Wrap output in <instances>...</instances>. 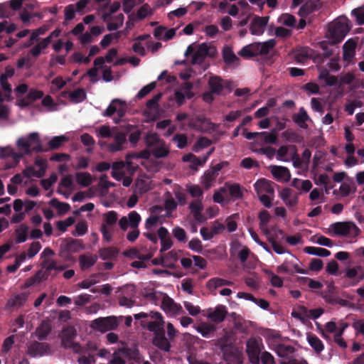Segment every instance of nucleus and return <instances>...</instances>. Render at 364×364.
<instances>
[{"label": "nucleus", "instance_id": "obj_1", "mask_svg": "<svg viewBox=\"0 0 364 364\" xmlns=\"http://www.w3.org/2000/svg\"><path fill=\"white\" fill-rule=\"evenodd\" d=\"M191 55H192V64H201L206 57L212 58L216 57L218 50L215 46L210 44L205 43L201 44L193 43L188 46L184 53L186 57Z\"/></svg>", "mask_w": 364, "mask_h": 364}, {"label": "nucleus", "instance_id": "obj_2", "mask_svg": "<svg viewBox=\"0 0 364 364\" xmlns=\"http://www.w3.org/2000/svg\"><path fill=\"white\" fill-rule=\"evenodd\" d=\"M16 146L21 154H28L31 151H43V147L38 132L29 134L27 136H21L16 141Z\"/></svg>", "mask_w": 364, "mask_h": 364}, {"label": "nucleus", "instance_id": "obj_3", "mask_svg": "<svg viewBox=\"0 0 364 364\" xmlns=\"http://www.w3.org/2000/svg\"><path fill=\"white\" fill-rule=\"evenodd\" d=\"M272 182L265 178H260L255 183V188L261 203L267 208L272 206L274 189Z\"/></svg>", "mask_w": 364, "mask_h": 364}, {"label": "nucleus", "instance_id": "obj_4", "mask_svg": "<svg viewBox=\"0 0 364 364\" xmlns=\"http://www.w3.org/2000/svg\"><path fill=\"white\" fill-rule=\"evenodd\" d=\"M146 146L156 158H164L169 154V147L156 134L149 132L144 136Z\"/></svg>", "mask_w": 364, "mask_h": 364}, {"label": "nucleus", "instance_id": "obj_5", "mask_svg": "<svg viewBox=\"0 0 364 364\" xmlns=\"http://www.w3.org/2000/svg\"><path fill=\"white\" fill-rule=\"evenodd\" d=\"M350 26L346 18H341L333 22L328 29L329 43L336 44L341 42L350 31Z\"/></svg>", "mask_w": 364, "mask_h": 364}, {"label": "nucleus", "instance_id": "obj_6", "mask_svg": "<svg viewBox=\"0 0 364 364\" xmlns=\"http://www.w3.org/2000/svg\"><path fill=\"white\" fill-rule=\"evenodd\" d=\"M329 232L334 235L354 237L358 235L360 230L352 222H339L332 224Z\"/></svg>", "mask_w": 364, "mask_h": 364}, {"label": "nucleus", "instance_id": "obj_7", "mask_svg": "<svg viewBox=\"0 0 364 364\" xmlns=\"http://www.w3.org/2000/svg\"><path fill=\"white\" fill-rule=\"evenodd\" d=\"M103 221L100 226V231L103 240L110 242L114 234V227L117 221L118 215L114 211H109L103 215Z\"/></svg>", "mask_w": 364, "mask_h": 364}, {"label": "nucleus", "instance_id": "obj_8", "mask_svg": "<svg viewBox=\"0 0 364 364\" xmlns=\"http://www.w3.org/2000/svg\"><path fill=\"white\" fill-rule=\"evenodd\" d=\"M277 272L292 274L294 273L305 274L306 271L301 267L299 260L290 252H287L284 262L277 267Z\"/></svg>", "mask_w": 364, "mask_h": 364}, {"label": "nucleus", "instance_id": "obj_9", "mask_svg": "<svg viewBox=\"0 0 364 364\" xmlns=\"http://www.w3.org/2000/svg\"><path fill=\"white\" fill-rule=\"evenodd\" d=\"M277 159L283 162L292 161L294 167L301 166V161L295 146H282L277 151Z\"/></svg>", "mask_w": 364, "mask_h": 364}, {"label": "nucleus", "instance_id": "obj_10", "mask_svg": "<svg viewBox=\"0 0 364 364\" xmlns=\"http://www.w3.org/2000/svg\"><path fill=\"white\" fill-rule=\"evenodd\" d=\"M111 175L117 181H122L124 187H129L132 183L131 176H126V171L130 170L131 167H127L126 161H115L111 166Z\"/></svg>", "mask_w": 364, "mask_h": 364}, {"label": "nucleus", "instance_id": "obj_11", "mask_svg": "<svg viewBox=\"0 0 364 364\" xmlns=\"http://www.w3.org/2000/svg\"><path fill=\"white\" fill-rule=\"evenodd\" d=\"M119 326L117 318L114 316L101 317L92 321L90 326L93 330L105 333L108 331L114 330Z\"/></svg>", "mask_w": 364, "mask_h": 364}, {"label": "nucleus", "instance_id": "obj_12", "mask_svg": "<svg viewBox=\"0 0 364 364\" xmlns=\"http://www.w3.org/2000/svg\"><path fill=\"white\" fill-rule=\"evenodd\" d=\"M149 318L151 320L146 324L141 323V326L154 334L162 332L165 323L162 314L159 311H150Z\"/></svg>", "mask_w": 364, "mask_h": 364}, {"label": "nucleus", "instance_id": "obj_13", "mask_svg": "<svg viewBox=\"0 0 364 364\" xmlns=\"http://www.w3.org/2000/svg\"><path fill=\"white\" fill-rule=\"evenodd\" d=\"M262 343L261 340L251 338L247 341V353L250 361L252 364H259V354L262 349Z\"/></svg>", "mask_w": 364, "mask_h": 364}, {"label": "nucleus", "instance_id": "obj_14", "mask_svg": "<svg viewBox=\"0 0 364 364\" xmlns=\"http://www.w3.org/2000/svg\"><path fill=\"white\" fill-rule=\"evenodd\" d=\"M161 309L168 316L175 317L183 313L181 305L174 301L167 294L160 304Z\"/></svg>", "mask_w": 364, "mask_h": 364}, {"label": "nucleus", "instance_id": "obj_15", "mask_svg": "<svg viewBox=\"0 0 364 364\" xmlns=\"http://www.w3.org/2000/svg\"><path fill=\"white\" fill-rule=\"evenodd\" d=\"M127 111V102L120 99H114L111 101L107 108L105 110L102 115L104 117H111L117 114L119 118L123 117Z\"/></svg>", "mask_w": 364, "mask_h": 364}, {"label": "nucleus", "instance_id": "obj_16", "mask_svg": "<svg viewBox=\"0 0 364 364\" xmlns=\"http://www.w3.org/2000/svg\"><path fill=\"white\" fill-rule=\"evenodd\" d=\"M278 196L284 204L289 209H294L299 203V193L290 188H283L278 191Z\"/></svg>", "mask_w": 364, "mask_h": 364}, {"label": "nucleus", "instance_id": "obj_17", "mask_svg": "<svg viewBox=\"0 0 364 364\" xmlns=\"http://www.w3.org/2000/svg\"><path fill=\"white\" fill-rule=\"evenodd\" d=\"M47 162L42 159H36L34 166H28L23 170V173L28 178L43 176L46 171Z\"/></svg>", "mask_w": 364, "mask_h": 364}, {"label": "nucleus", "instance_id": "obj_18", "mask_svg": "<svg viewBox=\"0 0 364 364\" xmlns=\"http://www.w3.org/2000/svg\"><path fill=\"white\" fill-rule=\"evenodd\" d=\"M60 33L61 30L59 28H56L48 36L43 38L31 50V54L35 57L38 56L42 53V51L48 47V46L54 38H57L60 36Z\"/></svg>", "mask_w": 364, "mask_h": 364}, {"label": "nucleus", "instance_id": "obj_19", "mask_svg": "<svg viewBox=\"0 0 364 364\" xmlns=\"http://www.w3.org/2000/svg\"><path fill=\"white\" fill-rule=\"evenodd\" d=\"M154 187L152 180L146 175H140L137 177L134 183V193L144 194L152 190Z\"/></svg>", "mask_w": 364, "mask_h": 364}, {"label": "nucleus", "instance_id": "obj_20", "mask_svg": "<svg viewBox=\"0 0 364 364\" xmlns=\"http://www.w3.org/2000/svg\"><path fill=\"white\" fill-rule=\"evenodd\" d=\"M75 189V184L71 175L63 176L58 184V192L68 198Z\"/></svg>", "mask_w": 364, "mask_h": 364}, {"label": "nucleus", "instance_id": "obj_21", "mask_svg": "<svg viewBox=\"0 0 364 364\" xmlns=\"http://www.w3.org/2000/svg\"><path fill=\"white\" fill-rule=\"evenodd\" d=\"M141 221V217L139 213L132 211L129 213L128 216H124L120 218L119 225L123 230H126L129 226L132 228H137Z\"/></svg>", "mask_w": 364, "mask_h": 364}, {"label": "nucleus", "instance_id": "obj_22", "mask_svg": "<svg viewBox=\"0 0 364 364\" xmlns=\"http://www.w3.org/2000/svg\"><path fill=\"white\" fill-rule=\"evenodd\" d=\"M192 88L193 84L191 82H186L179 90L175 91V100L179 106L183 105L186 99H191L193 96L191 91Z\"/></svg>", "mask_w": 364, "mask_h": 364}, {"label": "nucleus", "instance_id": "obj_23", "mask_svg": "<svg viewBox=\"0 0 364 364\" xmlns=\"http://www.w3.org/2000/svg\"><path fill=\"white\" fill-rule=\"evenodd\" d=\"M269 168L274 178L278 181L287 183L291 179V173L285 166L272 165Z\"/></svg>", "mask_w": 364, "mask_h": 364}, {"label": "nucleus", "instance_id": "obj_24", "mask_svg": "<svg viewBox=\"0 0 364 364\" xmlns=\"http://www.w3.org/2000/svg\"><path fill=\"white\" fill-rule=\"evenodd\" d=\"M27 301V295L26 294H18L11 296L5 306L7 311H13L21 307Z\"/></svg>", "mask_w": 364, "mask_h": 364}, {"label": "nucleus", "instance_id": "obj_25", "mask_svg": "<svg viewBox=\"0 0 364 364\" xmlns=\"http://www.w3.org/2000/svg\"><path fill=\"white\" fill-rule=\"evenodd\" d=\"M43 96V92L42 91L31 89L28 90V94L23 97V99H19L17 100L16 104L21 107H24L28 106L36 100L42 98Z\"/></svg>", "mask_w": 364, "mask_h": 364}, {"label": "nucleus", "instance_id": "obj_26", "mask_svg": "<svg viewBox=\"0 0 364 364\" xmlns=\"http://www.w3.org/2000/svg\"><path fill=\"white\" fill-rule=\"evenodd\" d=\"M113 137L114 142L108 144V151L112 153L122 151L127 141L125 134L122 132H117L114 134Z\"/></svg>", "mask_w": 364, "mask_h": 364}, {"label": "nucleus", "instance_id": "obj_27", "mask_svg": "<svg viewBox=\"0 0 364 364\" xmlns=\"http://www.w3.org/2000/svg\"><path fill=\"white\" fill-rule=\"evenodd\" d=\"M277 134L274 131L270 132H259L257 139L253 141V144L259 145L261 148L266 144H274L277 141Z\"/></svg>", "mask_w": 364, "mask_h": 364}, {"label": "nucleus", "instance_id": "obj_28", "mask_svg": "<svg viewBox=\"0 0 364 364\" xmlns=\"http://www.w3.org/2000/svg\"><path fill=\"white\" fill-rule=\"evenodd\" d=\"M61 339L63 345L66 348H73V350L80 353L79 346L72 343L71 340L74 337V330L73 328L65 329L61 333Z\"/></svg>", "mask_w": 364, "mask_h": 364}, {"label": "nucleus", "instance_id": "obj_29", "mask_svg": "<svg viewBox=\"0 0 364 364\" xmlns=\"http://www.w3.org/2000/svg\"><path fill=\"white\" fill-rule=\"evenodd\" d=\"M223 58L225 64L229 66H237L240 64V59L234 53L230 46H225L222 51Z\"/></svg>", "mask_w": 364, "mask_h": 364}, {"label": "nucleus", "instance_id": "obj_30", "mask_svg": "<svg viewBox=\"0 0 364 364\" xmlns=\"http://www.w3.org/2000/svg\"><path fill=\"white\" fill-rule=\"evenodd\" d=\"M176 35L175 28L167 29L164 26H158L154 29V36L159 40L168 41Z\"/></svg>", "mask_w": 364, "mask_h": 364}, {"label": "nucleus", "instance_id": "obj_31", "mask_svg": "<svg viewBox=\"0 0 364 364\" xmlns=\"http://www.w3.org/2000/svg\"><path fill=\"white\" fill-rule=\"evenodd\" d=\"M166 294V293L160 291H146L143 293V296L155 306H160Z\"/></svg>", "mask_w": 364, "mask_h": 364}, {"label": "nucleus", "instance_id": "obj_32", "mask_svg": "<svg viewBox=\"0 0 364 364\" xmlns=\"http://www.w3.org/2000/svg\"><path fill=\"white\" fill-rule=\"evenodd\" d=\"M97 261V256L91 253H85L79 257V264L82 270L90 269Z\"/></svg>", "mask_w": 364, "mask_h": 364}, {"label": "nucleus", "instance_id": "obj_33", "mask_svg": "<svg viewBox=\"0 0 364 364\" xmlns=\"http://www.w3.org/2000/svg\"><path fill=\"white\" fill-rule=\"evenodd\" d=\"M357 43L355 40L349 39L343 45V60L350 62L355 56Z\"/></svg>", "mask_w": 364, "mask_h": 364}, {"label": "nucleus", "instance_id": "obj_34", "mask_svg": "<svg viewBox=\"0 0 364 364\" xmlns=\"http://www.w3.org/2000/svg\"><path fill=\"white\" fill-rule=\"evenodd\" d=\"M189 209L196 220L202 222L205 220L202 215L203 205L201 200H196L189 204Z\"/></svg>", "mask_w": 364, "mask_h": 364}, {"label": "nucleus", "instance_id": "obj_35", "mask_svg": "<svg viewBox=\"0 0 364 364\" xmlns=\"http://www.w3.org/2000/svg\"><path fill=\"white\" fill-rule=\"evenodd\" d=\"M153 343L157 348L166 352L169 351L171 348L170 342L168 339L165 336L163 331L154 334V336L153 338Z\"/></svg>", "mask_w": 364, "mask_h": 364}, {"label": "nucleus", "instance_id": "obj_36", "mask_svg": "<svg viewBox=\"0 0 364 364\" xmlns=\"http://www.w3.org/2000/svg\"><path fill=\"white\" fill-rule=\"evenodd\" d=\"M267 24V19L265 17H257L254 19L250 26L251 33L252 35L262 34Z\"/></svg>", "mask_w": 364, "mask_h": 364}, {"label": "nucleus", "instance_id": "obj_37", "mask_svg": "<svg viewBox=\"0 0 364 364\" xmlns=\"http://www.w3.org/2000/svg\"><path fill=\"white\" fill-rule=\"evenodd\" d=\"M75 179L77 184L82 188L88 187L94 181V178L88 172H77L75 174Z\"/></svg>", "mask_w": 364, "mask_h": 364}, {"label": "nucleus", "instance_id": "obj_38", "mask_svg": "<svg viewBox=\"0 0 364 364\" xmlns=\"http://www.w3.org/2000/svg\"><path fill=\"white\" fill-rule=\"evenodd\" d=\"M226 308L224 306H218L213 311L210 312L208 318L215 323L222 322L227 315Z\"/></svg>", "mask_w": 364, "mask_h": 364}, {"label": "nucleus", "instance_id": "obj_39", "mask_svg": "<svg viewBox=\"0 0 364 364\" xmlns=\"http://www.w3.org/2000/svg\"><path fill=\"white\" fill-rule=\"evenodd\" d=\"M345 272L346 277L348 279H356V284L364 279V270L360 266L346 268Z\"/></svg>", "mask_w": 364, "mask_h": 364}, {"label": "nucleus", "instance_id": "obj_40", "mask_svg": "<svg viewBox=\"0 0 364 364\" xmlns=\"http://www.w3.org/2000/svg\"><path fill=\"white\" fill-rule=\"evenodd\" d=\"M14 75V69L11 66H7L5 71L0 76V82L2 88L10 94L11 92V86L7 82L8 78L11 77Z\"/></svg>", "mask_w": 364, "mask_h": 364}, {"label": "nucleus", "instance_id": "obj_41", "mask_svg": "<svg viewBox=\"0 0 364 364\" xmlns=\"http://www.w3.org/2000/svg\"><path fill=\"white\" fill-rule=\"evenodd\" d=\"M357 188L352 179L343 182L339 187V194L342 197H346L356 192Z\"/></svg>", "mask_w": 364, "mask_h": 364}, {"label": "nucleus", "instance_id": "obj_42", "mask_svg": "<svg viewBox=\"0 0 364 364\" xmlns=\"http://www.w3.org/2000/svg\"><path fill=\"white\" fill-rule=\"evenodd\" d=\"M208 86L212 92L216 95H219L225 87L222 79L217 76H212L209 78Z\"/></svg>", "mask_w": 364, "mask_h": 364}, {"label": "nucleus", "instance_id": "obj_43", "mask_svg": "<svg viewBox=\"0 0 364 364\" xmlns=\"http://www.w3.org/2000/svg\"><path fill=\"white\" fill-rule=\"evenodd\" d=\"M28 226L24 223L18 225L15 230L14 234L16 237V242L17 243L24 242L28 238Z\"/></svg>", "mask_w": 364, "mask_h": 364}, {"label": "nucleus", "instance_id": "obj_44", "mask_svg": "<svg viewBox=\"0 0 364 364\" xmlns=\"http://www.w3.org/2000/svg\"><path fill=\"white\" fill-rule=\"evenodd\" d=\"M318 79L323 81L328 86H335L338 82V79L336 76L330 75L329 72L326 69H321L318 75Z\"/></svg>", "mask_w": 364, "mask_h": 364}, {"label": "nucleus", "instance_id": "obj_45", "mask_svg": "<svg viewBox=\"0 0 364 364\" xmlns=\"http://www.w3.org/2000/svg\"><path fill=\"white\" fill-rule=\"evenodd\" d=\"M98 253L103 260H113L117 257L119 250L116 247H108L100 249Z\"/></svg>", "mask_w": 364, "mask_h": 364}, {"label": "nucleus", "instance_id": "obj_46", "mask_svg": "<svg viewBox=\"0 0 364 364\" xmlns=\"http://www.w3.org/2000/svg\"><path fill=\"white\" fill-rule=\"evenodd\" d=\"M232 282L229 280H226L222 278L215 277L209 279L207 282L206 287L207 288L211 291H213L216 289L221 287L225 285H230L232 284Z\"/></svg>", "mask_w": 364, "mask_h": 364}, {"label": "nucleus", "instance_id": "obj_47", "mask_svg": "<svg viewBox=\"0 0 364 364\" xmlns=\"http://www.w3.org/2000/svg\"><path fill=\"white\" fill-rule=\"evenodd\" d=\"M69 141V137L66 135H60L51 137L48 141V146L50 149H58L62 145Z\"/></svg>", "mask_w": 364, "mask_h": 364}, {"label": "nucleus", "instance_id": "obj_48", "mask_svg": "<svg viewBox=\"0 0 364 364\" xmlns=\"http://www.w3.org/2000/svg\"><path fill=\"white\" fill-rule=\"evenodd\" d=\"M154 13V9H152L149 5L145 4L139 7L136 12L134 14L136 19L141 21L147 17L151 16Z\"/></svg>", "mask_w": 364, "mask_h": 364}, {"label": "nucleus", "instance_id": "obj_49", "mask_svg": "<svg viewBox=\"0 0 364 364\" xmlns=\"http://www.w3.org/2000/svg\"><path fill=\"white\" fill-rule=\"evenodd\" d=\"M308 343L314 350L316 353H320L324 349V345L322 341L316 336L308 333L306 337Z\"/></svg>", "mask_w": 364, "mask_h": 364}, {"label": "nucleus", "instance_id": "obj_50", "mask_svg": "<svg viewBox=\"0 0 364 364\" xmlns=\"http://www.w3.org/2000/svg\"><path fill=\"white\" fill-rule=\"evenodd\" d=\"M217 176L215 174H214V172H211L210 171H208L205 172L203 176L201 177L200 183L203 188L205 190L210 189L212 186H213L214 183L217 178Z\"/></svg>", "mask_w": 364, "mask_h": 364}, {"label": "nucleus", "instance_id": "obj_51", "mask_svg": "<svg viewBox=\"0 0 364 364\" xmlns=\"http://www.w3.org/2000/svg\"><path fill=\"white\" fill-rule=\"evenodd\" d=\"M180 253V250H173L167 254L164 255L165 267H173L179 258Z\"/></svg>", "mask_w": 364, "mask_h": 364}, {"label": "nucleus", "instance_id": "obj_52", "mask_svg": "<svg viewBox=\"0 0 364 364\" xmlns=\"http://www.w3.org/2000/svg\"><path fill=\"white\" fill-rule=\"evenodd\" d=\"M22 154L16 152L11 146L0 147V157H11L16 164Z\"/></svg>", "mask_w": 364, "mask_h": 364}, {"label": "nucleus", "instance_id": "obj_53", "mask_svg": "<svg viewBox=\"0 0 364 364\" xmlns=\"http://www.w3.org/2000/svg\"><path fill=\"white\" fill-rule=\"evenodd\" d=\"M255 43L257 49V54L259 55L268 53L269 50L274 46L275 41L274 40H269L263 43Z\"/></svg>", "mask_w": 364, "mask_h": 364}, {"label": "nucleus", "instance_id": "obj_54", "mask_svg": "<svg viewBox=\"0 0 364 364\" xmlns=\"http://www.w3.org/2000/svg\"><path fill=\"white\" fill-rule=\"evenodd\" d=\"M49 204L58 210L59 215H64L70 209V206L68 203L60 202L55 198L52 199L49 202Z\"/></svg>", "mask_w": 364, "mask_h": 364}, {"label": "nucleus", "instance_id": "obj_55", "mask_svg": "<svg viewBox=\"0 0 364 364\" xmlns=\"http://www.w3.org/2000/svg\"><path fill=\"white\" fill-rule=\"evenodd\" d=\"M277 355L284 360L294 353V348L290 346L278 345L275 348Z\"/></svg>", "mask_w": 364, "mask_h": 364}, {"label": "nucleus", "instance_id": "obj_56", "mask_svg": "<svg viewBox=\"0 0 364 364\" xmlns=\"http://www.w3.org/2000/svg\"><path fill=\"white\" fill-rule=\"evenodd\" d=\"M120 8V4L119 2H113L112 4L107 5L105 7L104 14L102 16V18L104 21H108L111 15L117 12Z\"/></svg>", "mask_w": 364, "mask_h": 364}, {"label": "nucleus", "instance_id": "obj_57", "mask_svg": "<svg viewBox=\"0 0 364 364\" xmlns=\"http://www.w3.org/2000/svg\"><path fill=\"white\" fill-rule=\"evenodd\" d=\"M225 358L228 364H240L242 362L241 353L235 348L230 353H225Z\"/></svg>", "mask_w": 364, "mask_h": 364}, {"label": "nucleus", "instance_id": "obj_58", "mask_svg": "<svg viewBox=\"0 0 364 364\" xmlns=\"http://www.w3.org/2000/svg\"><path fill=\"white\" fill-rule=\"evenodd\" d=\"M291 316L305 323L308 321V309L303 306H298L291 312Z\"/></svg>", "mask_w": 364, "mask_h": 364}, {"label": "nucleus", "instance_id": "obj_59", "mask_svg": "<svg viewBox=\"0 0 364 364\" xmlns=\"http://www.w3.org/2000/svg\"><path fill=\"white\" fill-rule=\"evenodd\" d=\"M304 252L309 255L324 257L331 255L330 251L328 250L316 247H306L304 248Z\"/></svg>", "mask_w": 364, "mask_h": 364}, {"label": "nucleus", "instance_id": "obj_60", "mask_svg": "<svg viewBox=\"0 0 364 364\" xmlns=\"http://www.w3.org/2000/svg\"><path fill=\"white\" fill-rule=\"evenodd\" d=\"M309 119V116L304 108H301L297 114L294 116V121L301 127L306 128V122Z\"/></svg>", "mask_w": 364, "mask_h": 364}, {"label": "nucleus", "instance_id": "obj_61", "mask_svg": "<svg viewBox=\"0 0 364 364\" xmlns=\"http://www.w3.org/2000/svg\"><path fill=\"white\" fill-rule=\"evenodd\" d=\"M115 128H111L109 126L103 125L96 129V134L97 136L101 138H108L111 136H114V134L117 132L115 131Z\"/></svg>", "mask_w": 364, "mask_h": 364}, {"label": "nucleus", "instance_id": "obj_62", "mask_svg": "<svg viewBox=\"0 0 364 364\" xmlns=\"http://www.w3.org/2000/svg\"><path fill=\"white\" fill-rule=\"evenodd\" d=\"M317 9L316 3L313 1H306L299 9V14L305 17Z\"/></svg>", "mask_w": 364, "mask_h": 364}, {"label": "nucleus", "instance_id": "obj_63", "mask_svg": "<svg viewBox=\"0 0 364 364\" xmlns=\"http://www.w3.org/2000/svg\"><path fill=\"white\" fill-rule=\"evenodd\" d=\"M239 55L242 57L248 58L257 55L255 43H252L243 47L240 51Z\"/></svg>", "mask_w": 364, "mask_h": 364}, {"label": "nucleus", "instance_id": "obj_64", "mask_svg": "<svg viewBox=\"0 0 364 364\" xmlns=\"http://www.w3.org/2000/svg\"><path fill=\"white\" fill-rule=\"evenodd\" d=\"M107 22V29L109 31H114L119 28L121 26H122L124 23V16L122 14H119L112 21H108Z\"/></svg>", "mask_w": 364, "mask_h": 364}]
</instances>
